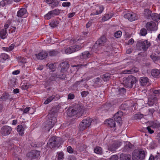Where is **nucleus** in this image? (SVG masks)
Segmentation results:
<instances>
[{"instance_id":"26","label":"nucleus","mask_w":160,"mask_h":160,"mask_svg":"<svg viewBox=\"0 0 160 160\" xmlns=\"http://www.w3.org/2000/svg\"><path fill=\"white\" fill-rule=\"evenodd\" d=\"M151 74L153 77L158 78L160 76L159 71L158 69H153L151 72Z\"/></svg>"},{"instance_id":"55","label":"nucleus","mask_w":160,"mask_h":160,"mask_svg":"<svg viewBox=\"0 0 160 160\" xmlns=\"http://www.w3.org/2000/svg\"><path fill=\"white\" fill-rule=\"evenodd\" d=\"M151 128L150 126H149L147 128V129L148 131V132L150 134H152L154 132V131L151 129Z\"/></svg>"},{"instance_id":"53","label":"nucleus","mask_w":160,"mask_h":160,"mask_svg":"<svg viewBox=\"0 0 160 160\" xmlns=\"http://www.w3.org/2000/svg\"><path fill=\"white\" fill-rule=\"evenodd\" d=\"M88 93V91H83L81 92L82 96L83 97H86Z\"/></svg>"},{"instance_id":"60","label":"nucleus","mask_w":160,"mask_h":160,"mask_svg":"<svg viewBox=\"0 0 160 160\" xmlns=\"http://www.w3.org/2000/svg\"><path fill=\"white\" fill-rule=\"evenodd\" d=\"M153 93L154 94H160V89L154 90Z\"/></svg>"},{"instance_id":"2","label":"nucleus","mask_w":160,"mask_h":160,"mask_svg":"<svg viewBox=\"0 0 160 160\" xmlns=\"http://www.w3.org/2000/svg\"><path fill=\"white\" fill-rule=\"evenodd\" d=\"M49 142L48 143L49 147L51 148L58 146L63 142L62 138L56 136L51 138L49 140Z\"/></svg>"},{"instance_id":"4","label":"nucleus","mask_w":160,"mask_h":160,"mask_svg":"<svg viewBox=\"0 0 160 160\" xmlns=\"http://www.w3.org/2000/svg\"><path fill=\"white\" fill-rule=\"evenodd\" d=\"M145 157V154L143 151L135 150L132 154L133 160H143Z\"/></svg>"},{"instance_id":"28","label":"nucleus","mask_w":160,"mask_h":160,"mask_svg":"<svg viewBox=\"0 0 160 160\" xmlns=\"http://www.w3.org/2000/svg\"><path fill=\"white\" fill-rule=\"evenodd\" d=\"M99 12H98V10H97L96 12H93L90 14L91 16L96 15H98L102 13L103 11L104 10V8L103 6H100L99 7Z\"/></svg>"},{"instance_id":"23","label":"nucleus","mask_w":160,"mask_h":160,"mask_svg":"<svg viewBox=\"0 0 160 160\" xmlns=\"http://www.w3.org/2000/svg\"><path fill=\"white\" fill-rule=\"evenodd\" d=\"M131 158V155L129 154L122 153L120 155V160H130Z\"/></svg>"},{"instance_id":"54","label":"nucleus","mask_w":160,"mask_h":160,"mask_svg":"<svg viewBox=\"0 0 160 160\" xmlns=\"http://www.w3.org/2000/svg\"><path fill=\"white\" fill-rule=\"evenodd\" d=\"M16 28L15 27H12L9 30V32L10 33H13L15 32L16 31Z\"/></svg>"},{"instance_id":"17","label":"nucleus","mask_w":160,"mask_h":160,"mask_svg":"<svg viewBox=\"0 0 160 160\" xmlns=\"http://www.w3.org/2000/svg\"><path fill=\"white\" fill-rule=\"evenodd\" d=\"M40 151L37 150H33L29 153L30 158L32 159L38 158L40 156Z\"/></svg>"},{"instance_id":"46","label":"nucleus","mask_w":160,"mask_h":160,"mask_svg":"<svg viewBox=\"0 0 160 160\" xmlns=\"http://www.w3.org/2000/svg\"><path fill=\"white\" fill-rule=\"evenodd\" d=\"M9 97V95L8 94H3L2 96L0 98V99L2 101L5 100L8 98Z\"/></svg>"},{"instance_id":"29","label":"nucleus","mask_w":160,"mask_h":160,"mask_svg":"<svg viewBox=\"0 0 160 160\" xmlns=\"http://www.w3.org/2000/svg\"><path fill=\"white\" fill-rule=\"evenodd\" d=\"M157 100V99L156 95L154 96H151L148 99L149 105L152 106L154 104V102L156 101Z\"/></svg>"},{"instance_id":"24","label":"nucleus","mask_w":160,"mask_h":160,"mask_svg":"<svg viewBox=\"0 0 160 160\" xmlns=\"http://www.w3.org/2000/svg\"><path fill=\"white\" fill-rule=\"evenodd\" d=\"M106 124L111 128L115 127L116 124L115 122L112 119H109L105 121Z\"/></svg>"},{"instance_id":"16","label":"nucleus","mask_w":160,"mask_h":160,"mask_svg":"<svg viewBox=\"0 0 160 160\" xmlns=\"http://www.w3.org/2000/svg\"><path fill=\"white\" fill-rule=\"evenodd\" d=\"M47 117L48 118H50V122L48 123V125L50 126L49 127L50 129L53 127L54 124L56 122L57 119L55 117L52 116L51 114L50 113L48 115Z\"/></svg>"},{"instance_id":"33","label":"nucleus","mask_w":160,"mask_h":160,"mask_svg":"<svg viewBox=\"0 0 160 160\" xmlns=\"http://www.w3.org/2000/svg\"><path fill=\"white\" fill-rule=\"evenodd\" d=\"M152 12L148 9H145L144 11V15L147 18H149L151 16Z\"/></svg>"},{"instance_id":"36","label":"nucleus","mask_w":160,"mask_h":160,"mask_svg":"<svg viewBox=\"0 0 160 160\" xmlns=\"http://www.w3.org/2000/svg\"><path fill=\"white\" fill-rule=\"evenodd\" d=\"M94 152L98 154H101L102 153V148L99 147H97L94 149Z\"/></svg>"},{"instance_id":"6","label":"nucleus","mask_w":160,"mask_h":160,"mask_svg":"<svg viewBox=\"0 0 160 160\" xmlns=\"http://www.w3.org/2000/svg\"><path fill=\"white\" fill-rule=\"evenodd\" d=\"M83 47L81 45L71 46L66 49L65 52L66 54H70L80 50Z\"/></svg>"},{"instance_id":"10","label":"nucleus","mask_w":160,"mask_h":160,"mask_svg":"<svg viewBox=\"0 0 160 160\" xmlns=\"http://www.w3.org/2000/svg\"><path fill=\"white\" fill-rule=\"evenodd\" d=\"M124 17L130 21H133L138 18V15L133 12L128 13L125 14Z\"/></svg>"},{"instance_id":"48","label":"nucleus","mask_w":160,"mask_h":160,"mask_svg":"<svg viewBox=\"0 0 160 160\" xmlns=\"http://www.w3.org/2000/svg\"><path fill=\"white\" fill-rule=\"evenodd\" d=\"M62 5L63 7H69L71 5V3L68 2H63L62 3Z\"/></svg>"},{"instance_id":"37","label":"nucleus","mask_w":160,"mask_h":160,"mask_svg":"<svg viewBox=\"0 0 160 160\" xmlns=\"http://www.w3.org/2000/svg\"><path fill=\"white\" fill-rule=\"evenodd\" d=\"M52 11H51L48 12L47 14L45 15V18L48 20H49L52 17H54Z\"/></svg>"},{"instance_id":"19","label":"nucleus","mask_w":160,"mask_h":160,"mask_svg":"<svg viewBox=\"0 0 160 160\" xmlns=\"http://www.w3.org/2000/svg\"><path fill=\"white\" fill-rule=\"evenodd\" d=\"M106 41L107 39L106 37L105 36H102L97 41L94 46H96V45L102 46L106 42Z\"/></svg>"},{"instance_id":"59","label":"nucleus","mask_w":160,"mask_h":160,"mask_svg":"<svg viewBox=\"0 0 160 160\" xmlns=\"http://www.w3.org/2000/svg\"><path fill=\"white\" fill-rule=\"evenodd\" d=\"M111 159L112 160H117L118 159V157L116 155H114L111 157Z\"/></svg>"},{"instance_id":"34","label":"nucleus","mask_w":160,"mask_h":160,"mask_svg":"<svg viewBox=\"0 0 160 160\" xmlns=\"http://www.w3.org/2000/svg\"><path fill=\"white\" fill-rule=\"evenodd\" d=\"M17 60L19 63H21V64L26 63V61L25 58L22 57L20 56L17 58Z\"/></svg>"},{"instance_id":"1","label":"nucleus","mask_w":160,"mask_h":160,"mask_svg":"<svg viewBox=\"0 0 160 160\" xmlns=\"http://www.w3.org/2000/svg\"><path fill=\"white\" fill-rule=\"evenodd\" d=\"M83 106L79 105H75L73 108L69 109L68 112V116L72 117L76 115L79 116L81 115L83 112Z\"/></svg>"},{"instance_id":"8","label":"nucleus","mask_w":160,"mask_h":160,"mask_svg":"<svg viewBox=\"0 0 160 160\" xmlns=\"http://www.w3.org/2000/svg\"><path fill=\"white\" fill-rule=\"evenodd\" d=\"M48 53L45 51H42L39 53L38 54H35L33 55V58L35 60L38 59H43L46 58L48 56Z\"/></svg>"},{"instance_id":"31","label":"nucleus","mask_w":160,"mask_h":160,"mask_svg":"<svg viewBox=\"0 0 160 160\" xmlns=\"http://www.w3.org/2000/svg\"><path fill=\"white\" fill-rule=\"evenodd\" d=\"M35 111V110L34 108L27 107L24 110L23 113H26L27 112H28L29 113L32 114L34 113Z\"/></svg>"},{"instance_id":"49","label":"nucleus","mask_w":160,"mask_h":160,"mask_svg":"<svg viewBox=\"0 0 160 160\" xmlns=\"http://www.w3.org/2000/svg\"><path fill=\"white\" fill-rule=\"evenodd\" d=\"M101 81H102L101 80L100 78L98 77L95 79L94 84L95 85H98L101 83Z\"/></svg>"},{"instance_id":"15","label":"nucleus","mask_w":160,"mask_h":160,"mask_svg":"<svg viewBox=\"0 0 160 160\" xmlns=\"http://www.w3.org/2000/svg\"><path fill=\"white\" fill-rule=\"evenodd\" d=\"M60 98V97L58 95H52V96L48 98L47 100L45 101L44 103L45 104H47L53 100L56 101L59 99Z\"/></svg>"},{"instance_id":"5","label":"nucleus","mask_w":160,"mask_h":160,"mask_svg":"<svg viewBox=\"0 0 160 160\" xmlns=\"http://www.w3.org/2000/svg\"><path fill=\"white\" fill-rule=\"evenodd\" d=\"M92 119L87 118L82 120L79 124V128L80 130L82 131L87 128L89 127L91 124Z\"/></svg>"},{"instance_id":"42","label":"nucleus","mask_w":160,"mask_h":160,"mask_svg":"<svg viewBox=\"0 0 160 160\" xmlns=\"http://www.w3.org/2000/svg\"><path fill=\"white\" fill-rule=\"evenodd\" d=\"M147 33V29L145 28H142L140 32V34L142 36H145Z\"/></svg>"},{"instance_id":"52","label":"nucleus","mask_w":160,"mask_h":160,"mask_svg":"<svg viewBox=\"0 0 160 160\" xmlns=\"http://www.w3.org/2000/svg\"><path fill=\"white\" fill-rule=\"evenodd\" d=\"M75 96L73 94L70 93L68 95V99H72L74 98Z\"/></svg>"},{"instance_id":"9","label":"nucleus","mask_w":160,"mask_h":160,"mask_svg":"<svg viewBox=\"0 0 160 160\" xmlns=\"http://www.w3.org/2000/svg\"><path fill=\"white\" fill-rule=\"evenodd\" d=\"M145 26L148 31H154L157 30L158 29V27L156 23L152 21L147 22Z\"/></svg>"},{"instance_id":"18","label":"nucleus","mask_w":160,"mask_h":160,"mask_svg":"<svg viewBox=\"0 0 160 160\" xmlns=\"http://www.w3.org/2000/svg\"><path fill=\"white\" fill-rule=\"evenodd\" d=\"M140 84L142 86L148 85L149 84V79L146 77H142L139 79Z\"/></svg>"},{"instance_id":"25","label":"nucleus","mask_w":160,"mask_h":160,"mask_svg":"<svg viewBox=\"0 0 160 160\" xmlns=\"http://www.w3.org/2000/svg\"><path fill=\"white\" fill-rule=\"evenodd\" d=\"M7 35V30L3 29L0 30V37L1 38L4 39Z\"/></svg>"},{"instance_id":"35","label":"nucleus","mask_w":160,"mask_h":160,"mask_svg":"<svg viewBox=\"0 0 160 160\" xmlns=\"http://www.w3.org/2000/svg\"><path fill=\"white\" fill-rule=\"evenodd\" d=\"M59 23V21L57 20L52 21L50 23V25L51 27L54 28L57 27Z\"/></svg>"},{"instance_id":"50","label":"nucleus","mask_w":160,"mask_h":160,"mask_svg":"<svg viewBox=\"0 0 160 160\" xmlns=\"http://www.w3.org/2000/svg\"><path fill=\"white\" fill-rule=\"evenodd\" d=\"M150 58L154 61H156L159 59V58L157 56H156L153 54H152L150 55Z\"/></svg>"},{"instance_id":"12","label":"nucleus","mask_w":160,"mask_h":160,"mask_svg":"<svg viewBox=\"0 0 160 160\" xmlns=\"http://www.w3.org/2000/svg\"><path fill=\"white\" fill-rule=\"evenodd\" d=\"M121 143L118 141H114L108 147V150L111 152H114L120 146Z\"/></svg>"},{"instance_id":"40","label":"nucleus","mask_w":160,"mask_h":160,"mask_svg":"<svg viewBox=\"0 0 160 160\" xmlns=\"http://www.w3.org/2000/svg\"><path fill=\"white\" fill-rule=\"evenodd\" d=\"M112 17V15H109V14H106L105 15V16L103 17L102 18V21H105L108 20Z\"/></svg>"},{"instance_id":"56","label":"nucleus","mask_w":160,"mask_h":160,"mask_svg":"<svg viewBox=\"0 0 160 160\" xmlns=\"http://www.w3.org/2000/svg\"><path fill=\"white\" fill-rule=\"evenodd\" d=\"M83 81V79H82L80 81H77L75 82V83L74 84V86H75L77 87L79 85H80L81 83Z\"/></svg>"},{"instance_id":"20","label":"nucleus","mask_w":160,"mask_h":160,"mask_svg":"<svg viewBox=\"0 0 160 160\" xmlns=\"http://www.w3.org/2000/svg\"><path fill=\"white\" fill-rule=\"evenodd\" d=\"M61 67V72L64 73L67 70L69 67V64L67 62H64L60 64Z\"/></svg>"},{"instance_id":"62","label":"nucleus","mask_w":160,"mask_h":160,"mask_svg":"<svg viewBox=\"0 0 160 160\" xmlns=\"http://www.w3.org/2000/svg\"><path fill=\"white\" fill-rule=\"evenodd\" d=\"M20 73V71L19 70H16L12 72V73L13 75H17Z\"/></svg>"},{"instance_id":"57","label":"nucleus","mask_w":160,"mask_h":160,"mask_svg":"<svg viewBox=\"0 0 160 160\" xmlns=\"http://www.w3.org/2000/svg\"><path fill=\"white\" fill-rule=\"evenodd\" d=\"M67 151L69 153H72L73 152V151L72 148L70 146H68L67 148Z\"/></svg>"},{"instance_id":"11","label":"nucleus","mask_w":160,"mask_h":160,"mask_svg":"<svg viewBox=\"0 0 160 160\" xmlns=\"http://www.w3.org/2000/svg\"><path fill=\"white\" fill-rule=\"evenodd\" d=\"M12 130V128L8 126L3 127L1 130V134L3 136H6L9 134Z\"/></svg>"},{"instance_id":"45","label":"nucleus","mask_w":160,"mask_h":160,"mask_svg":"<svg viewBox=\"0 0 160 160\" xmlns=\"http://www.w3.org/2000/svg\"><path fill=\"white\" fill-rule=\"evenodd\" d=\"M143 115L141 114H137L134 115V118L135 119H139L143 117Z\"/></svg>"},{"instance_id":"7","label":"nucleus","mask_w":160,"mask_h":160,"mask_svg":"<svg viewBox=\"0 0 160 160\" xmlns=\"http://www.w3.org/2000/svg\"><path fill=\"white\" fill-rule=\"evenodd\" d=\"M137 45L142 49L143 51H145L151 45L150 42L148 40H146L144 41H140L138 42Z\"/></svg>"},{"instance_id":"43","label":"nucleus","mask_w":160,"mask_h":160,"mask_svg":"<svg viewBox=\"0 0 160 160\" xmlns=\"http://www.w3.org/2000/svg\"><path fill=\"white\" fill-rule=\"evenodd\" d=\"M64 154L62 152H57V158L58 160H62L63 158Z\"/></svg>"},{"instance_id":"41","label":"nucleus","mask_w":160,"mask_h":160,"mask_svg":"<svg viewBox=\"0 0 160 160\" xmlns=\"http://www.w3.org/2000/svg\"><path fill=\"white\" fill-rule=\"evenodd\" d=\"M59 4V2L57 0H55L51 4V8L52 9H53L55 7H57Z\"/></svg>"},{"instance_id":"39","label":"nucleus","mask_w":160,"mask_h":160,"mask_svg":"<svg viewBox=\"0 0 160 160\" xmlns=\"http://www.w3.org/2000/svg\"><path fill=\"white\" fill-rule=\"evenodd\" d=\"M51 11L54 17L59 15L60 13V10L58 9L53 10Z\"/></svg>"},{"instance_id":"21","label":"nucleus","mask_w":160,"mask_h":160,"mask_svg":"<svg viewBox=\"0 0 160 160\" xmlns=\"http://www.w3.org/2000/svg\"><path fill=\"white\" fill-rule=\"evenodd\" d=\"M91 57V54L88 51H86L82 52L80 56L81 59L87 60Z\"/></svg>"},{"instance_id":"51","label":"nucleus","mask_w":160,"mask_h":160,"mask_svg":"<svg viewBox=\"0 0 160 160\" xmlns=\"http://www.w3.org/2000/svg\"><path fill=\"white\" fill-rule=\"evenodd\" d=\"M7 4L5 0H2L0 2V5L2 7L5 6Z\"/></svg>"},{"instance_id":"44","label":"nucleus","mask_w":160,"mask_h":160,"mask_svg":"<svg viewBox=\"0 0 160 160\" xmlns=\"http://www.w3.org/2000/svg\"><path fill=\"white\" fill-rule=\"evenodd\" d=\"M122 35V32L120 31L116 32L114 35V36L116 38H120Z\"/></svg>"},{"instance_id":"14","label":"nucleus","mask_w":160,"mask_h":160,"mask_svg":"<svg viewBox=\"0 0 160 160\" xmlns=\"http://www.w3.org/2000/svg\"><path fill=\"white\" fill-rule=\"evenodd\" d=\"M17 15L18 17L25 18L28 15L27 10L25 8L20 9L17 12Z\"/></svg>"},{"instance_id":"38","label":"nucleus","mask_w":160,"mask_h":160,"mask_svg":"<svg viewBox=\"0 0 160 160\" xmlns=\"http://www.w3.org/2000/svg\"><path fill=\"white\" fill-rule=\"evenodd\" d=\"M58 51L55 50H51L48 52L49 55L51 56H55L58 54Z\"/></svg>"},{"instance_id":"64","label":"nucleus","mask_w":160,"mask_h":160,"mask_svg":"<svg viewBox=\"0 0 160 160\" xmlns=\"http://www.w3.org/2000/svg\"><path fill=\"white\" fill-rule=\"evenodd\" d=\"M134 42V40L132 39H131L128 40V44H132Z\"/></svg>"},{"instance_id":"61","label":"nucleus","mask_w":160,"mask_h":160,"mask_svg":"<svg viewBox=\"0 0 160 160\" xmlns=\"http://www.w3.org/2000/svg\"><path fill=\"white\" fill-rule=\"evenodd\" d=\"M75 14V12H72L71 13H70L68 15V18H71L72 17H73Z\"/></svg>"},{"instance_id":"22","label":"nucleus","mask_w":160,"mask_h":160,"mask_svg":"<svg viewBox=\"0 0 160 160\" xmlns=\"http://www.w3.org/2000/svg\"><path fill=\"white\" fill-rule=\"evenodd\" d=\"M149 125L153 128H158L160 127V123L157 121L149 122Z\"/></svg>"},{"instance_id":"13","label":"nucleus","mask_w":160,"mask_h":160,"mask_svg":"<svg viewBox=\"0 0 160 160\" xmlns=\"http://www.w3.org/2000/svg\"><path fill=\"white\" fill-rule=\"evenodd\" d=\"M123 115V112L121 111H118L114 116V118L116 122L118 123L120 125L122 123L121 117Z\"/></svg>"},{"instance_id":"3","label":"nucleus","mask_w":160,"mask_h":160,"mask_svg":"<svg viewBox=\"0 0 160 160\" xmlns=\"http://www.w3.org/2000/svg\"><path fill=\"white\" fill-rule=\"evenodd\" d=\"M136 82V78L132 75L128 76L124 78L123 83L124 86L127 88H132V85Z\"/></svg>"},{"instance_id":"32","label":"nucleus","mask_w":160,"mask_h":160,"mask_svg":"<svg viewBox=\"0 0 160 160\" xmlns=\"http://www.w3.org/2000/svg\"><path fill=\"white\" fill-rule=\"evenodd\" d=\"M138 71V69L136 68H133L130 70H126L124 72L125 74H130L137 72Z\"/></svg>"},{"instance_id":"30","label":"nucleus","mask_w":160,"mask_h":160,"mask_svg":"<svg viewBox=\"0 0 160 160\" xmlns=\"http://www.w3.org/2000/svg\"><path fill=\"white\" fill-rule=\"evenodd\" d=\"M100 77L104 82L107 81L109 80L111 77V74L109 73H105L101 75Z\"/></svg>"},{"instance_id":"58","label":"nucleus","mask_w":160,"mask_h":160,"mask_svg":"<svg viewBox=\"0 0 160 160\" xmlns=\"http://www.w3.org/2000/svg\"><path fill=\"white\" fill-rule=\"evenodd\" d=\"M55 0H44V2L48 4H52Z\"/></svg>"},{"instance_id":"63","label":"nucleus","mask_w":160,"mask_h":160,"mask_svg":"<svg viewBox=\"0 0 160 160\" xmlns=\"http://www.w3.org/2000/svg\"><path fill=\"white\" fill-rule=\"evenodd\" d=\"M92 22L91 21H89L86 24L87 28H89L92 25Z\"/></svg>"},{"instance_id":"27","label":"nucleus","mask_w":160,"mask_h":160,"mask_svg":"<svg viewBox=\"0 0 160 160\" xmlns=\"http://www.w3.org/2000/svg\"><path fill=\"white\" fill-rule=\"evenodd\" d=\"M17 130L19 135L21 136L23 135L24 133V129L22 125H18L17 127Z\"/></svg>"},{"instance_id":"47","label":"nucleus","mask_w":160,"mask_h":160,"mask_svg":"<svg viewBox=\"0 0 160 160\" xmlns=\"http://www.w3.org/2000/svg\"><path fill=\"white\" fill-rule=\"evenodd\" d=\"M0 58L1 59L5 60L8 58V56L5 53H2L0 55Z\"/></svg>"}]
</instances>
